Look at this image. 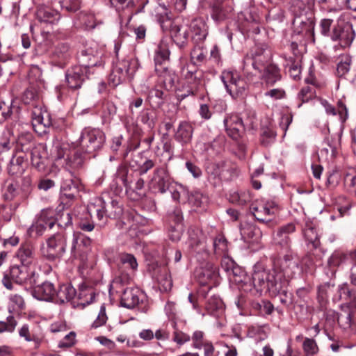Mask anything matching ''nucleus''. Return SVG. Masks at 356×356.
<instances>
[{
    "mask_svg": "<svg viewBox=\"0 0 356 356\" xmlns=\"http://www.w3.org/2000/svg\"><path fill=\"white\" fill-rule=\"evenodd\" d=\"M298 268V262L290 255H285L271 270H266L259 264L255 265L252 275V284L257 292L266 290L271 296H277Z\"/></svg>",
    "mask_w": 356,
    "mask_h": 356,
    "instance_id": "obj_1",
    "label": "nucleus"
},
{
    "mask_svg": "<svg viewBox=\"0 0 356 356\" xmlns=\"http://www.w3.org/2000/svg\"><path fill=\"white\" fill-rule=\"evenodd\" d=\"M91 49L81 51L82 65L75 66L67 72L65 75L68 87L72 90L79 89L85 80L88 78V68L97 65L99 57L94 55Z\"/></svg>",
    "mask_w": 356,
    "mask_h": 356,
    "instance_id": "obj_2",
    "label": "nucleus"
},
{
    "mask_svg": "<svg viewBox=\"0 0 356 356\" xmlns=\"http://www.w3.org/2000/svg\"><path fill=\"white\" fill-rule=\"evenodd\" d=\"M169 56L168 44L161 42L155 51V72L168 90L173 88L176 80L175 72L168 67Z\"/></svg>",
    "mask_w": 356,
    "mask_h": 356,
    "instance_id": "obj_3",
    "label": "nucleus"
},
{
    "mask_svg": "<svg viewBox=\"0 0 356 356\" xmlns=\"http://www.w3.org/2000/svg\"><path fill=\"white\" fill-rule=\"evenodd\" d=\"M183 78L181 92L180 97L184 99L190 95H195L203 86V74L202 72L196 70L194 66L186 65L182 68Z\"/></svg>",
    "mask_w": 356,
    "mask_h": 356,
    "instance_id": "obj_4",
    "label": "nucleus"
},
{
    "mask_svg": "<svg viewBox=\"0 0 356 356\" xmlns=\"http://www.w3.org/2000/svg\"><path fill=\"white\" fill-rule=\"evenodd\" d=\"M220 79L227 92L232 98L236 99L243 96L248 90V82L236 71L228 70L222 71Z\"/></svg>",
    "mask_w": 356,
    "mask_h": 356,
    "instance_id": "obj_5",
    "label": "nucleus"
},
{
    "mask_svg": "<svg viewBox=\"0 0 356 356\" xmlns=\"http://www.w3.org/2000/svg\"><path fill=\"white\" fill-rule=\"evenodd\" d=\"M105 142V135L99 129L86 127L81 134L79 145L86 153H92L99 149Z\"/></svg>",
    "mask_w": 356,
    "mask_h": 356,
    "instance_id": "obj_6",
    "label": "nucleus"
},
{
    "mask_svg": "<svg viewBox=\"0 0 356 356\" xmlns=\"http://www.w3.org/2000/svg\"><path fill=\"white\" fill-rule=\"evenodd\" d=\"M67 245L66 236L57 233L48 238L46 243L41 246V252L49 261H55L63 257Z\"/></svg>",
    "mask_w": 356,
    "mask_h": 356,
    "instance_id": "obj_7",
    "label": "nucleus"
},
{
    "mask_svg": "<svg viewBox=\"0 0 356 356\" xmlns=\"http://www.w3.org/2000/svg\"><path fill=\"white\" fill-rule=\"evenodd\" d=\"M91 243L90 238L81 234L73 235L70 250L71 258L78 263L79 267H83L86 264Z\"/></svg>",
    "mask_w": 356,
    "mask_h": 356,
    "instance_id": "obj_8",
    "label": "nucleus"
},
{
    "mask_svg": "<svg viewBox=\"0 0 356 356\" xmlns=\"http://www.w3.org/2000/svg\"><path fill=\"white\" fill-rule=\"evenodd\" d=\"M250 211L257 220L268 222L275 218L280 209L273 201L261 200L251 204Z\"/></svg>",
    "mask_w": 356,
    "mask_h": 356,
    "instance_id": "obj_9",
    "label": "nucleus"
},
{
    "mask_svg": "<svg viewBox=\"0 0 356 356\" xmlns=\"http://www.w3.org/2000/svg\"><path fill=\"white\" fill-rule=\"evenodd\" d=\"M355 33L351 24L344 20H337L333 26L331 39L333 41L339 40L342 47H348L355 39Z\"/></svg>",
    "mask_w": 356,
    "mask_h": 356,
    "instance_id": "obj_10",
    "label": "nucleus"
},
{
    "mask_svg": "<svg viewBox=\"0 0 356 356\" xmlns=\"http://www.w3.org/2000/svg\"><path fill=\"white\" fill-rule=\"evenodd\" d=\"M136 59L119 60L111 74V80L113 85L117 86L124 81L127 78L133 76L138 68Z\"/></svg>",
    "mask_w": 356,
    "mask_h": 356,
    "instance_id": "obj_11",
    "label": "nucleus"
},
{
    "mask_svg": "<svg viewBox=\"0 0 356 356\" xmlns=\"http://www.w3.org/2000/svg\"><path fill=\"white\" fill-rule=\"evenodd\" d=\"M271 52L270 49L263 47H257L251 54V56H247L245 58V66L251 65L254 70L261 73L263 69L270 63Z\"/></svg>",
    "mask_w": 356,
    "mask_h": 356,
    "instance_id": "obj_12",
    "label": "nucleus"
},
{
    "mask_svg": "<svg viewBox=\"0 0 356 356\" xmlns=\"http://www.w3.org/2000/svg\"><path fill=\"white\" fill-rule=\"evenodd\" d=\"M27 266L15 264L10 266L8 273L4 274L2 284L9 290L13 289V282L17 284H24L28 279Z\"/></svg>",
    "mask_w": 356,
    "mask_h": 356,
    "instance_id": "obj_13",
    "label": "nucleus"
},
{
    "mask_svg": "<svg viewBox=\"0 0 356 356\" xmlns=\"http://www.w3.org/2000/svg\"><path fill=\"white\" fill-rule=\"evenodd\" d=\"M32 125L36 133L42 135L47 133L51 125L49 113L41 106H35L31 111Z\"/></svg>",
    "mask_w": 356,
    "mask_h": 356,
    "instance_id": "obj_14",
    "label": "nucleus"
},
{
    "mask_svg": "<svg viewBox=\"0 0 356 356\" xmlns=\"http://www.w3.org/2000/svg\"><path fill=\"white\" fill-rule=\"evenodd\" d=\"M157 6L152 12V15L160 24L163 31L169 29L172 24L173 15L169 7L168 1L166 0H157Z\"/></svg>",
    "mask_w": 356,
    "mask_h": 356,
    "instance_id": "obj_15",
    "label": "nucleus"
},
{
    "mask_svg": "<svg viewBox=\"0 0 356 356\" xmlns=\"http://www.w3.org/2000/svg\"><path fill=\"white\" fill-rule=\"evenodd\" d=\"M26 155L30 156L32 165L38 171H44L47 166V152L46 147L42 144H38L31 149H26Z\"/></svg>",
    "mask_w": 356,
    "mask_h": 356,
    "instance_id": "obj_16",
    "label": "nucleus"
},
{
    "mask_svg": "<svg viewBox=\"0 0 356 356\" xmlns=\"http://www.w3.org/2000/svg\"><path fill=\"white\" fill-rule=\"evenodd\" d=\"M150 184L153 188L161 193H165L171 184V177L167 168L162 166L156 168Z\"/></svg>",
    "mask_w": 356,
    "mask_h": 356,
    "instance_id": "obj_17",
    "label": "nucleus"
},
{
    "mask_svg": "<svg viewBox=\"0 0 356 356\" xmlns=\"http://www.w3.org/2000/svg\"><path fill=\"white\" fill-rule=\"evenodd\" d=\"M223 122L227 134L234 140L239 138L245 131L244 122L236 114L229 115Z\"/></svg>",
    "mask_w": 356,
    "mask_h": 356,
    "instance_id": "obj_18",
    "label": "nucleus"
},
{
    "mask_svg": "<svg viewBox=\"0 0 356 356\" xmlns=\"http://www.w3.org/2000/svg\"><path fill=\"white\" fill-rule=\"evenodd\" d=\"M27 155L24 149L17 150L8 164V173L15 176L21 175L27 166Z\"/></svg>",
    "mask_w": 356,
    "mask_h": 356,
    "instance_id": "obj_19",
    "label": "nucleus"
},
{
    "mask_svg": "<svg viewBox=\"0 0 356 356\" xmlns=\"http://www.w3.org/2000/svg\"><path fill=\"white\" fill-rule=\"evenodd\" d=\"M145 294L138 288H127L121 296L122 306L133 309L143 302Z\"/></svg>",
    "mask_w": 356,
    "mask_h": 356,
    "instance_id": "obj_20",
    "label": "nucleus"
},
{
    "mask_svg": "<svg viewBox=\"0 0 356 356\" xmlns=\"http://www.w3.org/2000/svg\"><path fill=\"white\" fill-rule=\"evenodd\" d=\"M296 231V226L290 222L280 227L273 236V242L275 245L284 248H289L291 243L290 235Z\"/></svg>",
    "mask_w": 356,
    "mask_h": 356,
    "instance_id": "obj_21",
    "label": "nucleus"
},
{
    "mask_svg": "<svg viewBox=\"0 0 356 356\" xmlns=\"http://www.w3.org/2000/svg\"><path fill=\"white\" fill-rule=\"evenodd\" d=\"M189 30L192 40L195 44L202 43L208 34L207 26L202 18L193 19L189 24Z\"/></svg>",
    "mask_w": 356,
    "mask_h": 356,
    "instance_id": "obj_22",
    "label": "nucleus"
},
{
    "mask_svg": "<svg viewBox=\"0 0 356 356\" xmlns=\"http://www.w3.org/2000/svg\"><path fill=\"white\" fill-rule=\"evenodd\" d=\"M15 256L22 265L30 266L36 259L33 245L31 243H22L16 252Z\"/></svg>",
    "mask_w": 356,
    "mask_h": 356,
    "instance_id": "obj_23",
    "label": "nucleus"
},
{
    "mask_svg": "<svg viewBox=\"0 0 356 356\" xmlns=\"http://www.w3.org/2000/svg\"><path fill=\"white\" fill-rule=\"evenodd\" d=\"M81 188L80 181L77 179L66 177L63 179L60 186L61 195L69 200H73Z\"/></svg>",
    "mask_w": 356,
    "mask_h": 356,
    "instance_id": "obj_24",
    "label": "nucleus"
},
{
    "mask_svg": "<svg viewBox=\"0 0 356 356\" xmlns=\"http://www.w3.org/2000/svg\"><path fill=\"white\" fill-rule=\"evenodd\" d=\"M217 277L216 267L211 263L206 264L204 267L196 270V277L202 286L210 284Z\"/></svg>",
    "mask_w": 356,
    "mask_h": 356,
    "instance_id": "obj_25",
    "label": "nucleus"
},
{
    "mask_svg": "<svg viewBox=\"0 0 356 356\" xmlns=\"http://www.w3.org/2000/svg\"><path fill=\"white\" fill-rule=\"evenodd\" d=\"M33 296L40 300L51 301L56 296V289L52 283L44 282L34 288Z\"/></svg>",
    "mask_w": 356,
    "mask_h": 356,
    "instance_id": "obj_26",
    "label": "nucleus"
},
{
    "mask_svg": "<svg viewBox=\"0 0 356 356\" xmlns=\"http://www.w3.org/2000/svg\"><path fill=\"white\" fill-rule=\"evenodd\" d=\"M233 169L224 161L211 163L207 168L209 179H228L229 177L227 176V174L229 173Z\"/></svg>",
    "mask_w": 356,
    "mask_h": 356,
    "instance_id": "obj_27",
    "label": "nucleus"
},
{
    "mask_svg": "<svg viewBox=\"0 0 356 356\" xmlns=\"http://www.w3.org/2000/svg\"><path fill=\"white\" fill-rule=\"evenodd\" d=\"M87 209L91 217L95 216L99 220L108 212V209H106V203L103 197L94 198L88 204Z\"/></svg>",
    "mask_w": 356,
    "mask_h": 356,
    "instance_id": "obj_28",
    "label": "nucleus"
},
{
    "mask_svg": "<svg viewBox=\"0 0 356 356\" xmlns=\"http://www.w3.org/2000/svg\"><path fill=\"white\" fill-rule=\"evenodd\" d=\"M36 17L40 22L45 24H55L60 19V13L49 7L40 6L37 9Z\"/></svg>",
    "mask_w": 356,
    "mask_h": 356,
    "instance_id": "obj_29",
    "label": "nucleus"
},
{
    "mask_svg": "<svg viewBox=\"0 0 356 356\" xmlns=\"http://www.w3.org/2000/svg\"><path fill=\"white\" fill-rule=\"evenodd\" d=\"M188 246L195 252H200L206 250L205 240L202 232L194 228L188 230Z\"/></svg>",
    "mask_w": 356,
    "mask_h": 356,
    "instance_id": "obj_30",
    "label": "nucleus"
},
{
    "mask_svg": "<svg viewBox=\"0 0 356 356\" xmlns=\"http://www.w3.org/2000/svg\"><path fill=\"white\" fill-rule=\"evenodd\" d=\"M153 276L156 279L161 291L167 292L171 289L172 282L167 268L156 267L154 270Z\"/></svg>",
    "mask_w": 356,
    "mask_h": 356,
    "instance_id": "obj_31",
    "label": "nucleus"
},
{
    "mask_svg": "<svg viewBox=\"0 0 356 356\" xmlns=\"http://www.w3.org/2000/svg\"><path fill=\"white\" fill-rule=\"evenodd\" d=\"M193 132V128L192 124L186 121H182L179 124L175 138L182 145L187 144L191 140Z\"/></svg>",
    "mask_w": 356,
    "mask_h": 356,
    "instance_id": "obj_32",
    "label": "nucleus"
},
{
    "mask_svg": "<svg viewBox=\"0 0 356 356\" xmlns=\"http://www.w3.org/2000/svg\"><path fill=\"white\" fill-rule=\"evenodd\" d=\"M240 231L242 238L246 243L256 242L261 236L258 227L248 223L241 225Z\"/></svg>",
    "mask_w": 356,
    "mask_h": 356,
    "instance_id": "obj_33",
    "label": "nucleus"
},
{
    "mask_svg": "<svg viewBox=\"0 0 356 356\" xmlns=\"http://www.w3.org/2000/svg\"><path fill=\"white\" fill-rule=\"evenodd\" d=\"M170 31L172 38L179 45H183L188 38L187 29L175 24L173 22V18L172 19L170 26L165 31Z\"/></svg>",
    "mask_w": 356,
    "mask_h": 356,
    "instance_id": "obj_34",
    "label": "nucleus"
},
{
    "mask_svg": "<svg viewBox=\"0 0 356 356\" xmlns=\"http://www.w3.org/2000/svg\"><path fill=\"white\" fill-rule=\"evenodd\" d=\"M261 79L268 86L274 85L281 78L280 69L274 64H269L263 69Z\"/></svg>",
    "mask_w": 356,
    "mask_h": 356,
    "instance_id": "obj_35",
    "label": "nucleus"
},
{
    "mask_svg": "<svg viewBox=\"0 0 356 356\" xmlns=\"http://www.w3.org/2000/svg\"><path fill=\"white\" fill-rule=\"evenodd\" d=\"M75 296V289L69 284H62L58 291H56V302L60 304L70 301Z\"/></svg>",
    "mask_w": 356,
    "mask_h": 356,
    "instance_id": "obj_36",
    "label": "nucleus"
},
{
    "mask_svg": "<svg viewBox=\"0 0 356 356\" xmlns=\"http://www.w3.org/2000/svg\"><path fill=\"white\" fill-rule=\"evenodd\" d=\"M188 202L195 208H204L208 203V197L197 191H187Z\"/></svg>",
    "mask_w": 356,
    "mask_h": 356,
    "instance_id": "obj_37",
    "label": "nucleus"
},
{
    "mask_svg": "<svg viewBox=\"0 0 356 356\" xmlns=\"http://www.w3.org/2000/svg\"><path fill=\"white\" fill-rule=\"evenodd\" d=\"M55 212L51 209H42L40 213H38L35 219L36 220H42V224L49 229H51L54 224L56 223V220L54 218Z\"/></svg>",
    "mask_w": 356,
    "mask_h": 356,
    "instance_id": "obj_38",
    "label": "nucleus"
},
{
    "mask_svg": "<svg viewBox=\"0 0 356 356\" xmlns=\"http://www.w3.org/2000/svg\"><path fill=\"white\" fill-rule=\"evenodd\" d=\"M18 107L13 106L12 102L0 100V123L9 119L14 111H17Z\"/></svg>",
    "mask_w": 356,
    "mask_h": 356,
    "instance_id": "obj_39",
    "label": "nucleus"
},
{
    "mask_svg": "<svg viewBox=\"0 0 356 356\" xmlns=\"http://www.w3.org/2000/svg\"><path fill=\"white\" fill-rule=\"evenodd\" d=\"M213 246L216 255H225L227 253V241L222 235H218L213 239Z\"/></svg>",
    "mask_w": 356,
    "mask_h": 356,
    "instance_id": "obj_40",
    "label": "nucleus"
},
{
    "mask_svg": "<svg viewBox=\"0 0 356 356\" xmlns=\"http://www.w3.org/2000/svg\"><path fill=\"white\" fill-rule=\"evenodd\" d=\"M207 56V50L201 43L196 44L191 52V60L195 63L205 61Z\"/></svg>",
    "mask_w": 356,
    "mask_h": 356,
    "instance_id": "obj_41",
    "label": "nucleus"
},
{
    "mask_svg": "<svg viewBox=\"0 0 356 356\" xmlns=\"http://www.w3.org/2000/svg\"><path fill=\"white\" fill-rule=\"evenodd\" d=\"M83 164L82 154L76 151L66 159V165L72 170L80 169Z\"/></svg>",
    "mask_w": 356,
    "mask_h": 356,
    "instance_id": "obj_42",
    "label": "nucleus"
},
{
    "mask_svg": "<svg viewBox=\"0 0 356 356\" xmlns=\"http://www.w3.org/2000/svg\"><path fill=\"white\" fill-rule=\"evenodd\" d=\"M276 137V133L270 127H262L260 136L261 143L264 146H269L274 143Z\"/></svg>",
    "mask_w": 356,
    "mask_h": 356,
    "instance_id": "obj_43",
    "label": "nucleus"
},
{
    "mask_svg": "<svg viewBox=\"0 0 356 356\" xmlns=\"http://www.w3.org/2000/svg\"><path fill=\"white\" fill-rule=\"evenodd\" d=\"M308 7L302 0H292L290 10L296 17H300L307 13Z\"/></svg>",
    "mask_w": 356,
    "mask_h": 356,
    "instance_id": "obj_44",
    "label": "nucleus"
},
{
    "mask_svg": "<svg viewBox=\"0 0 356 356\" xmlns=\"http://www.w3.org/2000/svg\"><path fill=\"white\" fill-rule=\"evenodd\" d=\"M19 335L24 338L26 341H33L35 347H38L41 343V339L38 337L31 334L29 327L27 324L23 325L19 330Z\"/></svg>",
    "mask_w": 356,
    "mask_h": 356,
    "instance_id": "obj_45",
    "label": "nucleus"
},
{
    "mask_svg": "<svg viewBox=\"0 0 356 356\" xmlns=\"http://www.w3.org/2000/svg\"><path fill=\"white\" fill-rule=\"evenodd\" d=\"M302 348L306 356H314L318 352V346L313 339L306 338L303 341Z\"/></svg>",
    "mask_w": 356,
    "mask_h": 356,
    "instance_id": "obj_46",
    "label": "nucleus"
},
{
    "mask_svg": "<svg viewBox=\"0 0 356 356\" xmlns=\"http://www.w3.org/2000/svg\"><path fill=\"white\" fill-rule=\"evenodd\" d=\"M42 220L35 219L31 226L29 228L28 232L30 236L37 237L42 236L46 230V226L42 224Z\"/></svg>",
    "mask_w": 356,
    "mask_h": 356,
    "instance_id": "obj_47",
    "label": "nucleus"
},
{
    "mask_svg": "<svg viewBox=\"0 0 356 356\" xmlns=\"http://www.w3.org/2000/svg\"><path fill=\"white\" fill-rule=\"evenodd\" d=\"M120 262L121 264L124 265L126 268L132 270H135L138 268L136 259L131 254H121L120 255Z\"/></svg>",
    "mask_w": 356,
    "mask_h": 356,
    "instance_id": "obj_48",
    "label": "nucleus"
},
{
    "mask_svg": "<svg viewBox=\"0 0 356 356\" xmlns=\"http://www.w3.org/2000/svg\"><path fill=\"white\" fill-rule=\"evenodd\" d=\"M351 64V58L348 56H342L341 61L338 63L337 67V72L338 76H343L350 70Z\"/></svg>",
    "mask_w": 356,
    "mask_h": 356,
    "instance_id": "obj_49",
    "label": "nucleus"
},
{
    "mask_svg": "<svg viewBox=\"0 0 356 356\" xmlns=\"http://www.w3.org/2000/svg\"><path fill=\"white\" fill-rule=\"evenodd\" d=\"M206 309L211 314L222 308V302L218 296H213L207 302Z\"/></svg>",
    "mask_w": 356,
    "mask_h": 356,
    "instance_id": "obj_50",
    "label": "nucleus"
},
{
    "mask_svg": "<svg viewBox=\"0 0 356 356\" xmlns=\"http://www.w3.org/2000/svg\"><path fill=\"white\" fill-rule=\"evenodd\" d=\"M127 172V169L124 165L119 166L115 174V178L117 181L119 180L122 182L126 189H131V186L128 180Z\"/></svg>",
    "mask_w": 356,
    "mask_h": 356,
    "instance_id": "obj_51",
    "label": "nucleus"
},
{
    "mask_svg": "<svg viewBox=\"0 0 356 356\" xmlns=\"http://www.w3.org/2000/svg\"><path fill=\"white\" fill-rule=\"evenodd\" d=\"M17 322L13 316H8L6 318V321H0V333L3 332H13L16 326Z\"/></svg>",
    "mask_w": 356,
    "mask_h": 356,
    "instance_id": "obj_52",
    "label": "nucleus"
},
{
    "mask_svg": "<svg viewBox=\"0 0 356 356\" xmlns=\"http://www.w3.org/2000/svg\"><path fill=\"white\" fill-rule=\"evenodd\" d=\"M304 234L306 240L311 243L314 248L320 245L318 236L313 227H309L305 229Z\"/></svg>",
    "mask_w": 356,
    "mask_h": 356,
    "instance_id": "obj_53",
    "label": "nucleus"
},
{
    "mask_svg": "<svg viewBox=\"0 0 356 356\" xmlns=\"http://www.w3.org/2000/svg\"><path fill=\"white\" fill-rule=\"evenodd\" d=\"M355 291L350 289L346 283L339 286L338 293L340 300H349L355 295Z\"/></svg>",
    "mask_w": 356,
    "mask_h": 356,
    "instance_id": "obj_54",
    "label": "nucleus"
},
{
    "mask_svg": "<svg viewBox=\"0 0 356 356\" xmlns=\"http://www.w3.org/2000/svg\"><path fill=\"white\" fill-rule=\"evenodd\" d=\"M61 8L70 13H74L80 8L79 0H59Z\"/></svg>",
    "mask_w": 356,
    "mask_h": 356,
    "instance_id": "obj_55",
    "label": "nucleus"
},
{
    "mask_svg": "<svg viewBox=\"0 0 356 356\" xmlns=\"http://www.w3.org/2000/svg\"><path fill=\"white\" fill-rule=\"evenodd\" d=\"M315 95V89L312 86H307L303 87L299 94L298 99L302 103L307 102L309 99H312Z\"/></svg>",
    "mask_w": 356,
    "mask_h": 356,
    "instance_id": "obj_56",
    "label": "nucleus"
},
{
    "mask_svg": "<svg viewBox=\"0 0 356 356\" xmlns=\"http://www.w3.org/2000/svg\"><path fill=\"white\" fill-rule=\"evenodd\" d=\"M38 98V91L34 86H31L24 91L23 101L25 104H31Z\"/></svg>",
    "mask_w": 356,
    "mask_h": 356,
    "instance_id": "obj_57",
    "label": "nucleus"
},
{
    "mask_svg": "<svg viewBox=\"0 0 356 356\" xmlns=\"http://www.w3.org/2000/svg\"><path fill=\"white\" fill-rule=\"evenodd\" d=\"M230 202L232 203L243 205L250 200V195L247 193H234L230 195Z\"/></svg>",
    "mask_w": 356,
    "mask_h": 356,
    "instance_id": "obj_58",
    "label": "nucleus"
},
{
    "mask_svg": "<svg viewBox=\"0 0 356 356\" xmlns=\"http://www.w3.org/2000/svg\"><path fill=\"white\" fill-rule=\"evenodd\" d=\"M69 46L66 43H59L55 47L53 54L59 59H66L69 55Z\"/></svg>",
    "mask_w": 356,
    "mask_h": 356,
    "instance_id": "obj_59",
    "label": "nucleus"
},
{
    "mask_svg": "<svg viewBox=\"0 0 356 356\" xmlns=\"http://www.w3.org/2000/svg\"><path fill=\"white\" fill-rule=\"evenodd\" d=\"M76 333L70 332L58 343V347L61 348H67L73 346L76 342Z\"/></svg>",
    "mask_w": 356,
    "mask_h": 356,
    "instance_id": "obj_60",
    "label": "nucleus"
},
{
    "mask_svg": "<svg viewBox=\"0 0 356 356\" xmlns=\"http://www.w3.org/2000/svg\"><path fill=\"white\" fill-rule=\"evenodd\" d=\"M107 319L108 318L106 314V308L102 305L96 319L94 321L91 326L92 328L99 327L106 323Z\"/></svg>",
    "mask_w": 356,
    "mask_h": 356,
    "instance_id": "obj_61",
    "label": "nucleus"
},
{
    "mask_svg": "<svg viewBox=\"0 0 356 356\" xmlns=\"http://www.w3.org/2000/svg\"><path fill=\"white\" fill-rule=\"evenodd\" d=\"M163 91L158 89H153L149 92L148 99L154 102L156 106H160L163 104Z\"/></svg>",
    "mask_w": 356,
    "mask_h": 356,
    "instance_id": "obj_62",
    "label": "nucleus"
},
{
    "mask_svg": "<svg viewBox=\"0 0 356 356\" xmlns=\"http://www.w3.org/2000/svg\"><path fill=\"white\" fill-rule=\"evenodd\" d=\"M55 220L60 227H65L72 224V216L67 211H63Z\"/></svg>",
    "mask_w": 356,
    "mask_h": 356,
    "instance_id": "obj_63",
    "label": "nucleus"
},
{
    "mask_svg": "<svg viewBox=\"0 0 356 356\" xmlns=\"http://www.w3.org/2000/svg\"><path fill=\"white\" fill-rule=\"evenodd\" d=\"M9 300L13 309H22L24 308V300L22 296L12 294L10 296Z\"/></svg>",
    "mask_w": 356,
    "mask_h": 356,
    "instance_id": "obj_64",
    "label": "nucleus"
}]
</instances>
